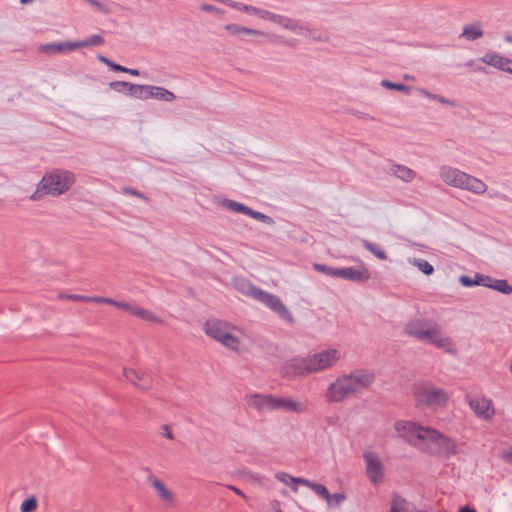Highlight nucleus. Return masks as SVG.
Listing matches in <instances>:
<instances>
[{"mask_svg": "<svg viewBox=\"0 0 512 512\" xmlns=\"http://www.w3.org/2000/svg\"><path fill=\"white\" fill-rule=\"evenodd\" d=\"M308 356L313 373L332 367L340 359L337 349H328Z\"/></svg>", "mask_w": 512, "mask_h": 512, "instance_id": "nucleus-12", "label": "nucleus"}, {"mask_svg": "<svg viewBox=\"0 0 512 512\" xmlns=\"http://www.w3.org/2000/svg\"><path fill=\"white\" fill-rule=\"evenodd\" d=\"M89 301L88 302H93V303H97V304H109L112 303V299L111 298H106V297H101V296H89Z\"/></svg>", "mask_w": 512, "mask_h": 512, "instance_id": "nucleus-51", "label": "nucleus"}, {"mask_svg": "<svg viewBox=\"0 0 512 512\" xmlns=\"http://www.w3.org/2000/svg\"><path fill=\"white\" fill-rule=\"evenodd\" d=\"M149 98L171 102L175 100L176 96L164 87L150 85Z\"/></svg>", "mask_w": 512, "mask_h": 512, "instance_id": "nucleus-21", "label": "nucleus"}, {"mask_svg": "<svg viewBox=\"0 0 512 512\" xmlns=\"http://www.w3.org/2000/svg\"><path fill=\"white\" fill-rule=\"evenodd\" d=\"M60 299H66L71 301H80V302H88L89 296L86 295H77V294H60Z\"/></svg>", "mask_w": 512, "mask_h": 512, "instance_id": "nucleus-46", "label": "nucleus"}, {"mask_svg": "<svg viewBox=\"0 0 512 512\" xmlns=\"http://www.w3.org/2000/svg\"><path fill=\"white\" fill-rule=\"evenodd\" d=\"M480 60L483 63L498 69L501 67L502 56L496 52H487L483 57L480 58Z\"/></svg>", "mask_w": 512, "mask_h": 512, "instance_id": "nucleus-33", "label": "nucleus"}, {"mask_svg": "<svg viewBox=\"0 0 512 512\" xmlns=\"http://www.w3.org/2000/svg\"><path fill=\"white\" fill-rule=\"evenodd\" d=\"M248 216L255 220H258L262 223H265L267 225H273L275 223V221L272 217H270L262 212L256 211L252 208L250 209Z\"/></svg>", "mask_w": 512, "mask_h": 512, "instance_id": "nucleus-37", "label": "nucleus"}, {"mask_svg": "<svg viewBox=\"0 0 512 512\" xmlns=\"http://www.w3.org/2000/svg\"><path fill=\"white\" fill-rule=\"evenodd\" d=\"M276 478L281 481V482H284L285 484L287 485H290L291 483H296V484H302L304 486H307L311 489V485L314 484V482L308 480V479H305V478H301V477H293L287 473H278L276 475Z\"/></svg>", "mask_w": 512, "mask_h": 512, "instance_id": "nucleus-26", "label": "nucleus"}, {"mask_svg": "<svg viewBox=\"0 0 512 512\" xmlns=\"http://www.w3.org/2000/svg\"><path fill=\"white\" fill-rule=\"evenodd\" d=\"M201 9L206 12H216L218 9L210 4H202Z\"/></svg>", "mask_w": 512, "mask_h": 512, "instance_id": "nucleus-60", "label": "nucleus"}, {"mask_svg": "<svg viewBox=\"0 0 512 512\" xmlns=\"http://www.w3.org/2000/svg\"><path fill=\"white\" fill-rule=\"evenodd\" d=\"M269 13H270V11L257 7L255 15L260 17V18H262V19H264V20H268Z\"/></svg>", "mask_w": 512, "mask_h": 512, "instance_id": "nucleus-55", "label": "nucleus"}, {"mask_svg": "<svg viewBox=\"0 0 512 512\" xmlns=\"http://www.w3.org/2000/svg\"><path fill=\"white\" fill-rule=\"evenodd\" d=\"M423 94H424L426 97H428V98H430V99H433V100H436V101H438V102H440V103H442V104H447V105H450V106H454V105H455L453 101H451V100H449V99H447V98H444V97H443V96H441V95L432 94L431 92L426 91V90H423Z\"/></svg>", "mask_w": 512, "mask_h": 512, "instance_id": "nucleus-45", "label": "nucleus"}, {"mask_svg": "<svg viewBox=\"0 0 512 512\" xmlns=\"http://www.w3.org/2000/svg\"><path fill=\"white\" fill-rule=\"evenodd\" d=\"M250 404L255 406L258 409H269V410H289L297 413H301L304 411L303 406L292 400L285 399L282 397H274L272 395H259L255 394L251 396Z\"/></svg>", "mask_w": 512, "mask_h": 512, "instance_id": "nucleus-9", "label": "nucleus"}, {"mask_svg": "<svg viewBox=\"0 0 512 512\" xmlns=\"http://www.w3.org/2000/svg\"><path fill=\"white\" fill-rule=\"evenodd\" d=\"M37 505V499L31 496L22 502L20 510L21 512H34L37 509Z\"/></svg>", "mask_w": 512, "mask_h": 512, "instance_id": "nucleus-40", "label": "nucleus"}, {"mask_svg": "<svg viewBox=\"0 0 512 512\" xmlns=\"http://www.w3.org/2000/svg\"><path fill=\"white\" fill-rule=\"evenodd\" d=\"M332 501L335 502L336 505H339L342 501L346 499V495L344 493H334L331 494Z\"/></svg>", "mask_w": 512, "mask_h": 512, "instance_id": "nucleus-53", "label": "nucleus"}, {"mask_svg": "<svg viewBox=\"0 0 512 512\" xmlns=\"http://www.w3.org/2000/svg\"><path fill=\"white\" fill-rule=\"evenodd\" d=\"M405 500L402 499L400 496L398 495H395L392 499V504H391V508H390V512H401L400 509L398 508V504L399 503H404Z\"/></svg>", "mask_w": 512, "mask_h": 512, "instance_id": "nucleus-50", "label": "nucleus"}, {"mask_svg": "<svg viewBox=\"0 0 512 512\" xmlns=\"http://www.w3.org/2000/svg\"><path fill=\"white\" fill-rule=\"evenodd\" d=\"M220 343H222L225 347L233 351L240 350V340L238 337L231 333V330H229V332L225 334V336H223V339L221 340Z\"/></svg>", "mask_w": 512, "mask_h": 512, "instance_id": "nucleus-32", "label": "nucleus"}, {"mask_svg": "<svg viewBox=\"0 0 512 512\" xmlns=\"http://www.w3.org/2000/svg\"><path fill=\"white\" fill-rule=\"evenodd\" d=\"M122 193L125 194V195H129V196H134V197H137L139 199H142L146 202H148L150 199L142 192L132 188V187H129V186H124L122 188Z\"/></svg>", "mask_w": 512, "mask_h": 512, "instance_id": "nucleus-42", "label": "nucleus"}, {"mask_svg": "<svg viewBox=\"0 0 512 512\" xmlns=\"http://www.w3.org/2000/svg\"><path fill=\"white\" fill-rule=\"evenodd\" d=\"M97 59H98L100 62H102V63L106 64V65H107V66H109V67H110V66L112 65V63H113V61H112V60H110L109 58H107L106 56H104V55H102V54H98V55H97Z\"/></svg>", "mask_w": 512, "mask_h": 512, "instance_id": "nucleus-59", "label": "nucleus"}, {"mask_svg": "<svg viewBox=\"0 0 512 512\" xmlns=\"http://www.w3.org/2000/svg\"><path fill=\"white\" fill-rule=\"evenodd\" d=\"M74 45V41L52 42L41 44L38 50L39 52L44 54H62L76 50V47H74Z\"/></svg>", "mask_w": 512, "mask_h": 512, "instance_id": "nucleus-18", "label": "nucleus"}, {"mask_svg": "<svg viewBox=\"0 0 512 512\" xmlns=\"http://www.w3.org/2000/svg\"><path fill=\"white\" fill-rule=\"evenodd\" d=\"M413 265L427 276L432 275L434 272V267L424 259H414Z\"/></svg>", "mask_w": 512, "mask_h": 512, "instance_id": "nucleus-38", "label": "nucleus"}, {"mask_svg": "<svg viewBox=\"0 0 512 512\" xmlns=\"http://www.w3.org/2000/svg\"><path fill=\"white\" fill-rule=\"evenodd\" d=\"M362 246L368 250L370 253H372L375 257H377L380 260H386L388 258L387 253L379 248L376 244L366 240L362 239L361 241Z\"/></svg>", "mask_w": 512, "mask_h": 512, "instance_id": "nucleus-30", "label": "nucleus"}, {"mask_svg": "<svg viewBox=\"0 0 512 512\" xmlns=\"http://www.w3.org/2000/svg\"><path fill=\"white\" fill-rule=\"evenodd\" d=\"M125 73H128V74H130L132 76H139L140 75L139 70L133 69V68H127V67H126V72Z\"/></svg>", "mask_w": 512, "mask_h": 512, "instance_id": "nucleus-62", "label": "nucleus"}, {"mask_svg": "<svg viewBox=\"0 0 512 512\" xmlns=\"http://www.w3.org/2000/svg\"><path fill=\"white\" fill-rule=\"evenodd\" d=\"M75 181L73 172L59 168L53 169L43 175L30 199L39 201L45 196L59 197L69 191Z\"/></svg>", "mask_w": 512, "mask_h": 512, "instance_id": "nucleus-6", "label": "nucleus"}, {"mask_svg": "<svg viewBox=\"0 0 512 512\" xmlns=\"http://www.w3.org/2000/svg\"><path fill=\"white\" fill-rule=\"evenodd\" d=\"M233 287L241 294L251 297L270 308L282 320L290 324L294 322L291 312L277 295L262 290L245 277H235Z\"/></svg>", "mask_w": 512, "mask_h": 512, "instance_id": "nucleus-5", "label": "nucleus"}, {"mask_svg": "<svg viewBox=\"0 0 512 512\" xmlns=\"http://www.w3.org/2000/svg\"><path fill=\"white\" fill-rule=\"evenodd\" d=\"M132 83L126 81H112L109 84V87L118 93H123L129 96V92L131 90Z\"/></svg>", "mask_w": 512, "mask_h": 512, "instance_id": "nucleus-35", "label": "nucleus"}, {"mask_svg": "<svg viewBox=\"0 0 512 512\" xmlns=\"http://www.w3.org/2000/svg\"><path fill=\"white\" fill-rule=\"evenodd\" d=\"M503 460H505L507 463L512 464V448H510L507 451H504L502 454Z\"/></svg>", "mask_w": 512, "mask_h": 512, "instance_id": "nucleus-57", "label": "nucleus"}, {"mask_svg": "<svg viewBox=\"0 0 512 512\" xmlns=\"http://www.w3.org/2000/svg\"><path fill=\"white\" fill-rule=\"evenodd\" d=\"M304 29L307 30L308 32H310V36L315 41H328L329 40V37L326 34H322L320 32L317 33L315 31L313 32L309 28H304Z\"/></svg>", "mask_w": 512, "mask_h": 512, "instance_id": "nucleus-49", "label": "nucleus"}, {"mask_svg": "<svg viewBox=\"0 0 512 512\" xmlns=\"http://www.w3.org/2000/svg\"><path fill=\"white\" fill-rule=\"evenodd\" d=\"M375 374L368 369H355L343 374L332 382L326 391L328 403H340L345 399L362 394L375 381Z\"/></svg>", "mask_w": 512, "mask_h": 512, "instance_id": "nucleus-2", "label": "nucleus"}, {"mask_svg": "<svg viewBox=\"0 0 512 512\" xmlns=\"http://www.w3.org/2000/svg\"><path fill=\"white\" fill-rule=\"evenodd\" d=\"M161 430L163 431L162 435L164 437H166L168 439H173V433L168 425H166V424L162 425Z\"/></svg>", "mask_w": 512, "mask_h": 512, "instance_id": "nucleus-54", "label": "nucleus"}, {"mask_svg": "<svg viewBox=\"0 0 512 512\" xmlns=\"http://www.w3.org/2000/svg\"><path fill=\"white\" fill-rule=\"evenodd\" d=\"M459 512H476V510L473 508H470L468 506H465V507L460 508Z\"/></svg>", "mask_w": 512, "mask_h": 512, "instance_id": "nucleus-64", "label": "nucleus"}, {"mask_svg": "<svg viewBox=\"0 0 512 512\" xmlns=\"http://www.w3.org/2000/svg\"><path fill=\"white\" fill-rule=\"evenodd\" d=\"M110 68H111V70H113L115 72H123V73L126 72V67L125 66H122V65H120L118 63H115V62L112 63Z\"/></svg>", "mask_w": 512, "mask_h": 512, "instance_id": "nucleus-58", "label": "nucleus"}, {"mask_svg": "<svg viewBox=\"0 0 512 512\" xmlns=\"http://www.w3.org/2000/svg\"><path fill=\"white\" fill-rule=\"evenodd\" d=\"M363 458L366 463L367 477L373 485H378L384 479V465L376 453L364 452Z\"/></svg>", "mask_w": 512, "mask_h": 512, "instance_id": "nucleus-13", "label": "nucleus"}, {"mask_svg": "<svg viewBox=\"0 0 512 512\" xmlns=\"http://www.w3.org/2000/svg\"><path fill=\"white\" fill-rule=\"evenodd\" d=\"M381 85L390 90L409 92L410 88L402 83H395L389 80H383Z\"/></svg>", "mask_w": 512, "mask_h": 512, "instance_id": "nucleus-41", "label": "nucleus"}, {"mask_svg": "<svg viewBox=\"0 0 512 512\" xmlns=\"http://www.w3.org/2000/svg\"><path fill=\"white\" fill-rule=\"evenodd\" d=\"M148 480L152 484L153 488L158 492L161 499L167 502L173 500V494L171 493L170 490L167 489V487L161 480L154 476H150Z\"/></svg>", "mask_w": 512, "mask_h": 512, "instance_id": "nucleus-22", "label": "nucleus"}, {"mask_svg": "<svg viewBox=\"0 0 512 512\" xmlns=\"http://www.w3.org/2000/svg\"><path fill=\"white\" fill-rule=\"evenodd\" d=\"M491 289L502 294L509 295L512 293V286L505 279H493Z\"/></svg>", "mask_w": 512, "mask_h": 512, "instance_id": "nucleus-34", "label": "nucleus"}, {"mask_svg": "<svg viewBox=\"0 0 512 512\" xmlns=\"http://www.w3.org/2000/svg\"><path fill=\"white\" fill-rule=\"evenodd\" d=\"M125 378L134 386L140 381V378L144 375V372L136 371L134 369H123Z\"/></svg>", "mask_w": 512, "mask_h": 512, "instance_id": "nucleus-39", "label": "nucleus"}, {"mask_svg": "<svg viewBox=\"0 0 512 512\" xmlns=\"http://www.w3.org/2000/svg\"><path fill=\"white\" fill-rule=\"evenodd\" d=\"M132 315L142 319V320H145V321H148V322H153V323H158V324H162L163 323V320L157 316L156 314H154L153 312H151L150 310H147V309H144V308H140V307H135L134 306V309L132 311Z\"/></svg>", "mask_w": 512, "mask_h": 512, "instance_id": "nucleus-25", "label": "nucleus"}, {"mask_svg": "<svg viewBox=\"0 0 512 512\" xmlns=\"http://www.w3.org/2000/svg\"><path fill=\"white\" fill-rule=\"evenodd\" d=\"M311 490H313L316 494L325 499L328 502V504H331L332 496L324 485L314 482V484L311 485Z\"/></svg>", "mask_w": 512, "mask_h": 512, "instance_id": "nucleus-36", "label": "nucleus"}, {"mask_svg": "<svg viewBox=\"0 0 512 512\" xmlns=\"http://www.w3.org/2000/svg\"><path fill=\"white\" fill-rule=\"evenodd\" d=\"M88 3H90L93 7H95L100 12H108V9L104 4L99 2L98 0H86Z\"/></svg>", "mask_w": 512, "mask_h": 512, "instance_id": "nucleus-52", "label": "nucleus"}, {"mask_svg": "<svg viewBox=\"0 0 512 512\" xmlns=\"http://www.w3.org/2000/svg\"><path fill=\"white\" fill-rule=\"evenodd\" d=\"M229 489H231L233 492H235L237 495L243 497V498H246V495L244 494V492L242 490H240L239 488L235 487V486H228Z\"/></svg>", "mask_w": 512, "mask_h": 512, "instance_id": "nucleus-61", "label": "nucleus"}, {"mask_svg": "<svg viewBox=\"0 0 512 512\" xmlns=\"http://www.w3.org/2000/svg\"><path fill=\"white\" fill-rule=\"evenodd\" d=\"M508 66H512V60L502 56L501 67H499L498 69L501 71H505L506 67Z\"/></svg>", "mask_w": 512, "mask_h": 512, "instance_id": "nucleus-56", "label": "nucleus"}, {"mask_svg": "<svg viewBox=\"0 0 512 512\" xmlns=\"http://www.w3.org/2000/svg\"><path fill=\"white\" fill-rule=\"evenodd\" d=\"M466 173L450 166H443L440 170V176L442 180L455 188H461L463 185V180L465 178Z\"/></svg>", "mask_w": 512, "mask_h": 512, "instance_id": "nucleus-16", "label": "nucleus"}, {"mask_svg": "<svg viewBox=\"0 0 512 512\" xmlns=\"http://www.w3.org/2000/svg\"><path fill=\"white\" fill-rule=\"evenodd\" d=\"M395 430L399 433L400 437L404 438L411 446L418 448V446L425 441V436L428 433L429 427H423L415 422L398 420L394 424Z\"/></svg>", "mask_w": 512, "mask_h": 512, "instance_id": "nucleus-10", "label": "nucleus"}, {"mask_svg": "<svg viewBox=\"0 0 512 512\" xmlns=\"http://www.w3.org/2000/svg\"><path fill=\"white\" fill-rule=\"evenodd\" d=\"M404 333L421 342L432 344L451 355L457 354L455 343L449 336L444 335L441 325L433 320L411 319L405 324Z\"/></svg>", "mask_w": 512, "mask_h": 512, "instance_id": "nucleus-4", "label": "nucleus"}, {"mask_svg": "<svg viewBox=\"0 0 512 512\" xmlns=\"http://www.w3.org/2000/svg\"><path fill=\"white\" fill-rule=\"evenodd\" d=\"M149 91H150V85H140V84H134L131 85V90L129 92V96L146 100L149 99Z\"/></svg>", "mask_w": 512, "mask_h": 512, "instance_id": "nucleus-28", "label": "nucleus"}, {"mask_svg": "<svg viewBox=\"0 0 512 512\" xmlns=\"http://www.w3.org/2000/svg\"><path fill=\"white\" fill-rule=\"evenodd\" d=\"M314 270L333 278H342L356 283H363L371 278V273L364 265L357 267H330L325 264L315 263Z\"/></svg>", "mask_w": 512, "mask_h": 512, "instance_id": "nucleus-8", "label": "nucleus"}, {"mask_svg": "<svg viewBox=\"0 0 512 512\" xmlns=\"http://www.w3.org/2000/svg\"><path fill=\"white\" fill-rule=\"evenodd\" d=\"M460 189H464L475 194H484L487 190V185L482 180L466 173L463 185Z\"/></svg>", "mask_w": 512, "mask_h": 512, "instance_id": "nucleus-19", "label": "nucleus"}, {"mask_svg": "<svg viewBox=\"0 0 512 512\" xmlns=\"http://www.w3.org/2000/svg\"><path fill=\"white\" fill-rule=\"evenodd\" d=\"M225 30L228 31L232 35L244 34V35H252V36H259V35L266 36V37L269 36L267 33H264L260 30L248 28V27L241 26V25L234 24V23L225 25Z\"/></svg>", "mask_w": 512, "mask_h": 512, "instance_id": "nucleus-20", "label": "nucleus"}, {"mask_svg": "<svg viewBox=\"0 0 512 512\" xmlns=\"http://www.w3.org/2000/svg\"><path fill=\"white\" fill-rule=\"evenodd\" d=\"M483 30L481 29L480 23H474L470 25H466L463 28L461 33V37L465 38L469 41H475L481 37H483Z\"/></svg>", "mask_w": 512, "mask_h": 512, "instance_id": "nucleus-23", "label": "nucleus"}, {"mask_svg": "<svg viewBox=\"0 0 512 512\" xmlns=\"http://www.w3.org/2000/svg\"><path fill=\"white\" fill-rule=\"evenodd\" d=\"M279 16H280L279 14H275L273 12H270L269 16H268V20L272 21L274 23H277V20H278Z\"/></svg>", "mask_w": 512, "mask_h": 512, "instance_id": "nucleus-63", "label": "nucleus"}, {"mask_svg": "<svg viewBox=\"0 0 512 512\" xmlns=\"http://www.w3.org/2000/svg\"><path fill=\"white\" fill-rule=\"evenodd\" d=\"M136 387L143 391L149 390L152 387V378L144 373L140 381L136 384Z\"/></svg>", "mask_w": 512, "mask_h": 512, "instance_id": "nucleus-43", "label": "nucleus"}, {"mask_svg": "<svg viewBox=\"0 0 512 512\" xmlns=\"http://www.w3.org/2000/svg\"><path fill=\"white\" fill-rule=\"evenodd\" d=\"M223 206L228 208V209H230L233 212L242 213V214H245L247 216H248L249 211L251 209L249 206H246L243 203H240V202H237V201H234V200H229V199H225L223 201Z\"/></svg>", "mask_w": 512, "mask_h": 512, "instance_id": "nucleus-31", "label": "nucleus"}, {"mask_svg": "<svg viewBox=\"0 0 512 512\" xmlns=\"http://www.w3.org/2000/svg\"><path fill=\"white\" fill-rule=\"evenodd\" d=\"M417 401L420 404L432 407L434 409L445 407L449 396L442 388H436L431 385L424 386L416 393Z\"/></svg>", "mask_w": 512, "mask_h": 512, "instance_id": "nucleus-11", "label": "nucleus"}, {"mask_svg": "<svg viewBox=\"0 0 512 512\" xmlns=\"http://www.w3.org/2000/svg\"><path fill=\"white\" fill-rule=\"evenodd\" d=\"M475 277L477 278V285L478 286H484L491 289L493 279L491 276L483 275L476 273Z\"/></svg>", "mask_w": 512, "mask_h": 512, "instance_id": "nucleus-44", "label": "nucleus"}, {"mask_svg": "<svg viewBox=\"0 0 512 512\" xmlns=\"http://www.w3.org/2000/svg\"><path fill=\"white\" fill-rule=\"evenodd\" d=\"M205 333L214 340L221 342L223 336L231 330L227 322L221 320H208L204 325Z\"/></svg>", "mask_w": 512, "mask_h": 512, "instance_id": "nucleus-15", "label": "nucleus"}, {"mask_svg": "<svg viewBox=\"0 0 512 512\" xmlns=\"http://www.w3.org/2000/svg\"><path fill=\"white\" fill-rule=\"evenodd\" d=\"M425 436V441L418 449L430 456L449 459L457 453V443L452 438L444 435L436 429L430 428Z\"/></svg>", "mask_w": 512, "mask_h": 512, "instance_id": "nucleus-7", "label": "nucleus"}, {"mask_svg": "<svg viewBox=\"0 0 512 512\" xmlns=\"http://www.w3.org/2000/svg\"><path fill=\"white\" fill-rule=\"evenodd\" d=\"M309 356L296 357L286 361L282 367L285 376H306L312 374Z\"/></svg>", "mask_w": 512, "mask_h": 512, "instance_id": "nucleus-14", "label": "nucleus"}, {"mask_svg": "<svg viewBox=\"0 0 512 512\" xmlns=\"http://www.w3.org/2000/svg\"><path fill=\"white\" fill-rule=\"evenodd\" d=\"M375 374L368 369H355L343 374L332 382L326 391L328 403H340L345 399L362 394L375 381Z\"/></svg>", "mask_w": 512, "mask_h": 512, "instance_id": "nucleus-3", "label": "nucleus"}, {"mask_svg": "<svg viewBox=\"0 0 512 512\" xmlns=\"http://www.w3.org/2000/svg\"><path fill=\"white\" fill-rule=\"evenodd\" d=\"M277 24H279L283 28L290 30L292 32H298V31L304 29V27L302 25H300L297 20L291 19V18L283 16V15L279 16V18L277 20Z\"/></svg>", "mask_w": 512, "mask_h": 512, "instance_id": "nucleus-27", "label": "nucleus"}, {"mask_svg": "<svg viewBox=\"0 0 512 512\" xmlns=\"http://www.w3.org/2000/svg\"><path fill=\"white\" fill-rule=\"evenodd\" d=\"M76 49L82 48V47H90V46H99L104 43V38L101 35L94 34L90 36L89 38H86L84 40L80 41H74Z\"/></svg>", "mask_w": 512, "mask_h": 512, "instance_id": "nucleus-29", "label": "nucleus"}, {"mask_svg": "<svg viewBox=\"0 0 512 512\" xmlns=\"http://www.w3.org/2000/svg\"><path fill=\"white\" fill-rule=\"evenodd\" d=\"M459 282H460L464 287H473V286H476V285H477V278L475 277V278L473 279V278H471L470 276L462 275V276H460V278H459Z\"/></svg>", "mask_w": 512, "mask_h": 512, "instance_id": "nucleus-47", "label": "nucleus"}, {"mask_svg": "<svg viewBox=\"0 0 512 512\" xmlns=\"http://www.w3.org/2000/svg\"><path fill=\"white\" fill-rule=\"evenodd\" d=\"M375 374L368 369H355L343 374L332 382L326 391L328 403H340L345 399L362 394L375 381Z\"/></svg>", "mask_w": 512, "mask_h": 512, "instance_id": "nucleus-1", "label": "nucleus"}, {"mask_svg": "<svg viewBox=\"0 0 512 512\" xmlns=\"http://www.w3.org/2000/svg\"><path fill=\"white\" fill-rule=\"evenodd\" d=\"M469 406L477 416L486 420L491 419L494 414L492 401L490 399L474 398L469 401Z\"/></svg>", "mask_w": 512, "mask_h": 512, "instance_id": "nucleus-17", "label": "nucleus"}, {"mask_svg": "<svg viewBox=\"0 0 512 512\" xmlns=\"http://www.w3.org/2000/svg\"><path fill=\"white\" fill-rule=\"evenodd\" d=\"M110 305H113L121 310H124V311H127L129 313L132 314V311L134 309V306L130 305L129 303L127 302H119V301H116V300H113L112 299V303H110Z\"/></svg>", "mask_w": 512, "mask_h": 512, "instance_id": "nucleus-48", "label": "nucleus"}, {"mask_svg": "<svg viewBox=\"0 0 512 512\" xmlns=\"http://www.w3.org/2000/svg\"><path fill=\"white\" fill-rule=\"evenodd\" d=\"M391 171L396 177L405 182H411L416 175L412 169L400 164L392 165Z\"/></svg>", "mask_w": 512, "mask_h": 512, "instance_id": "nucleus-24", "label": "nucleus"}]
</instances>
